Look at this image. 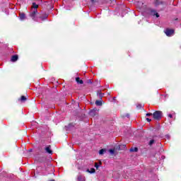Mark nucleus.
I'll use <instances>...</instances> for the list:
<instances>
[{
    "label": "nucleus",
    "instance_id": "f257e3e1",
    "mask_svg": "<svg viewBox=\"0 0 181 181\" xmlns=\"http://www.w3.org/2000/svg\"><path fill=\"white\" fill-rule=\"evenodd\" d=\"M153 118L156 121H160L162 119V111L157 110L153 113Z\"/></svg>",
    "mask_w": 181,
    "mask_h": 181
},
{
    "label": "nucleus",
    "instance_id": "f03ea898",
    "mask_svg": "<svg viewBox=\"0 0 181 181\" xmlns=\"http://www.w3.org/2000/svg\"><path fill=\"white\" fill-rule=\"evenodd\" d=\"M164 33L166 35V36H168V37H170V36H173L175 35V30L170 29V28H166L164 30Z\"/></svg>",
    "mask_w": 181,
    "mask_h": 181
},
{
    "label": "nucleus",
    "instance_id": "7ed1b4c3",
    "mask_svg": "<svg viewBox=\"0 0 181 181\" xmlns=\"http://www.w3.org/2000/svg\"><path fill=\"white\" fill-rule=\"evenodd\" d=\"M48 17H49V15L47 13H44V14L37 13V18L39 19H41V21H45L47 19Z\"/></svg>",
    "mask_w": 181,
    "mask_h": 181
},
{
    "label": "nucleus",
    "instance_id": "20e7f679",
    "mask_svg": "<svg viewBox=\"0 0 181 181\" xmlns=\"http://www.w3.org/2000/svg\"><path fill=\"white\" fill-rule=\"evenodd\" d=\"M89 115L90 117H95V115H98V110H97V108H94L90 110Z\"/></svg>",
    "mask_w": 181,
    "mask_h": 181
},
{
    "label": "nucleus",
    "instance_id": "39448f33",
    "mask_svg": "<svg viewBox=\"0 0 181 181\" xmlns=\"http://www.w3.org/2000/svg\"><path fill=\"white\" fill-rule=\"evenodd\" d=\"M37 13H40L37 12V9L34 10L30 14V16L33 19V21L36 20V16L37 18Z\"/></svg>",
    "mask_w": 181,
    "mask_h": 181
},
{
    "label": "nucleus",
    "instance_id": "423d86ee",
    "mask_svg": "<svg viewBox=\"0 0 181 181\" xmlns=\"http://www.w3.org/2000/svg\"><path fill=\"white\" fill-rule=\"evenodd\" d=\"M155 6H159V5H166V2L160 0H154Z\"/></svg>",
    "mask_w": 181,
    "mask_h": 181
},
{
    "label": "nucleus",
    "instance_id": "0eeeda50",
    "mask_svg": "<svg viewBox=\"0 0 181 181\" xmlns=\"http://www.w3.org/2000/svg\"><path fill=\"white\" fill-rule=\"evenodd\" d=\"M45 151L47 153H49V155H52L53 151H52V146L49 145L47 147H45Z\"/></svg>",
    "mask_w": 181,
    "mask_h": 181
},
{
    "label": "nucleus",
    "instance_id": "6e6552de",
    "mask_svg": "<svg viewBox=\"0 0 181 181\" xmlns=\"http://www.w3.org/2000/svg\"><path fill=\"white\" fill-rule=\"evenodd\" d=\"M150 14L152 15V16H156V18H159V13H156V10L151 9L150 11Z\"/></svg>",
    "mask_w": 181,
    "mask_h": 181
},
{
    "label": "nucleus",
    "instance_id": "1a4fd4ad",
    "mask_svg": "<svg viewBox=\"0 0 181 181\" xmlns=\"http://www.w3.org/2000/svg\"><path fill=\"white\" fill-rule=\"evenodd\" d=\"M18 59H19V57L18 55H13L11 57V62H18Z\"/></svg>",
    "mask_w": 181,
    "mask_h": 181
},
{
    "label": "nucleus",
    "instance_id": "9d476101",
    "mask_svg": "<svg viewBox=\"0 0 181 181\" xmlns=\"http://www.w3.org/2000/svg\"><path fill=\"white\" fill-rule=\"evenodd\" d=\"M28 100V98L25 95H22L20 99H18V101H21V103H25Z\"/></svg>",
    "mask_w": 181,
    "mask_h": 181
},
{
    "label": "nucleus",
    "instance_id": "9b49d317",
    "mask_svg": "<svg viewBox=\"0 0 181 181\" xmlns=\"http://www.w3.org/2000/svg\"><path fill=\"white\" fill-rule=\"evenodd\" d=\"M76 81L78 84H84V82L83 81V80L80 79V77H76Z\"/></svg>",
    "mask_w": 181,
    "mask_h": 181
},
{
    "label": "nucleus",
    "instance_id": "f8f14e48",
    "mask_svg": "<svg viewBox=\"0 0 181 181\" xmlns=\"http://www.w3.org/2000/svg\"><path fill=\"white\" fill-rule=\"evenodd\" d=\"M78 181H86V177L83 175H78L77 177Z\"/></svg>",
    "mask_w": 181,
    "mask_h": 181
},
{
    "label": "nucleus",
    "instance_id": "ddd939ff",
    "mask_svg": "<svg viewBox=\"0 0 181 181\" xmlns=\"http://www.w3.org/2000/svg\"><path fill=\"white\" fill-rule=\"evenodd\" d=\"M97 95H98L99 98H100V100H102L103 97H104V93H101V90H98L97 92Z\"/></svg>",
    "mask_w": 181,
    "mask_h": 181
},
{
    "label": "nucleus",
    "instance_id": "4468645a",
    "mask_svg": "<svg viewBox=\"0 0 181 181\" xmlns=\"http://www.w3.org/2000/svg\"><path fill=\"white\" fill-rule=\"evenodd\" d=\"M26 18V15L24 13H20V19L21 21H23Z\"/></svg>",
    "mask_w": 181,
    "mask_h": 181
},
{
    "label": "nucleus",
    "instance_id": "2eb2a0df",
    "mask_svg": "<svg viewBox=\"0 0 181 181\" xmlns=\"http://www.w3.org/2000/svg\"><path fill=\"white\" fill-rule=\"evenodd\" d=\"M95 105H98V107H101L103 105V102L101 100H96L95 102Z\"/></svg>",
    "mask_w": 181,
    "mask_h": 181
},
{
    "label": "nucleus",
    "instance_id": "dca6fc26",
    "mask_svg": "<svg viewBox=\"0 0 181 181\" xmlns=\"http://www.w3.org/2000/svg\"><path fill=\"white\" fill-rule=\"evenodd\" d=\"M130 152H138V147H132L130 148Z\"/></svg>",
    "mask_w": 181,
    "mask_h": 181
},
{
    "label": "nucleus",
    "instance_id": "f3484780",
    "mask_svg": "<svg viewBox=\"0 0 181 181\" xmlns=\"http://www.w3.org/2000/svg\"><path fill=\"white\" fill-rule=\"evenodd\" d=\"M86 172H88V173H95V169H94V168H90V169H88V170H86Z\"/></svg>",
    "mask_w": 181,
    "mask_h": 181
},
{
    "label": "nucleus",
    "instance_id": "a211bd4d",
    "mask_svg": "<svg viewBox=\"0 0 181 181\" xmlns=\"http://www.w3.org/2000/svg\"><path fill=\"white\" fill-rule=\"evenodd\" d=\"M142 108H144V105L139 104V105H136V109L137 110H142Z\"/></svg>",
    "mask_w": 181,
    "mask_h": 181
},
{
    "label": "nucleus",
    "instance_id": "6ab92c4d",
    "mask_svg": "<svg viewBox=\"0 0 181 181\" xmlns=\"http://www.w3.org/2000/svg\"><path fill=\"white\" fill-rule=\"evenodd\" d=\"M33 8H34V9H37L39 8V5L34 2L33 3Z\"/></svg>",
    "mask_w": 181,
    "mask_h": 181
},
{
    "label": "nucleus",
    "instance_id": "aec40b11",
    "mask_svg": "<svg viewBox=\"0 0 181 181\" xmlns=\"http://www.w3.org/2000/svg\"><path fill=\"white\" fill-rule=\"evenodd\" d=\"M110 153H111V155H114V153H115V148H112L109 150Z\"/></svg>",
    "mask_w": 181,
    "mask_h": 181
},
{
    "label": "nucleus",
    "instance_id": "412c9836",
    "mask_svg": "<svg viewBox=\"0 0 181 181\" xmlns=\"http://www.w3.org/2000/svg\"><path fill=\"white\" fill-rule=\"evenodd\" d=\"M153 144H155V140L154 139H151L150 140L149 143H148V145L150 146H152Z\"/></svg>",
    "mask_w": 181,
    "mask_h": 181
},
{
    "label": "nucleus",
    "instance_id": "4be33fe9",
    "mask_svg": "<svg viewBox=\"0 0 181 181\" xmlns=\"http://www.w3.org/2000/svg\"><path fill=\"white\" fill-rule=\"evenodd\" d=\"M105 152V149L102 148L99 151V154L100 155H103V153Z\"/></svg>",
    "mask_w": 181,
    "mask_h": 181
},
{
    "label": "nucleus",
    "instance_id": "5701e85b",
    "mask_svg": "<svg viewBox=\"0 0 181 181\" xmlns=\"http://www.w3.org/2000/svg\"><path fill=\"white\" fill-rule=\"evenodd\" d=\"M45 160H46V158H45V157H42V158H39L38 159V161H40V162H44Z\"/></svg>",
    "mask_w": 181,
    "mask_h": 181
},
{
    "label": "nucleus",
    "instance_id": "b1692460",
    "mask_svg": "<svg viewBox=\"0 0 181 181\" xmlns=\"http://www.w3.org/2000/svg\"><path fill=\"white\" fill-rule=\"evenodd\" d=\"M95 168H96V169L98 170V168H100L98 163H95Z\"/></svg>",
    "mask_w": 181,
    "mask_h": 181
},
{
    "label": "nucleus",
    "instance_id": "393cba45",
    "mask_svg": "<svg viewBox=\"0 0 181 181\" xmlns=\"http://www.w3.org/2000/svg\"><path fill=\"white\" fill-rule=\"evenodd\" d=\"M152 115H153V114H152V113H146V117H151V116H152Z\"/></svg>",
    "mask_w": 181,
    "mask_h": 181
},
{
    "label": "nucleus",
    "instance_id": "a878e982",
    "mask_svg": "<svg viewBox=\"0 0 181 181\" xmlns=\"http://www.w3.org/2000/svg\"><path fill=\"white\" fill-rule=\"evenodd\" d=\"M168 117H169V118H173V115L172 114H169V115H168Z\"/></svg>",
    "mask_w": 181,
    "mask_h": 181
},
{
    "label": "nucleus",
    "instance_id": "bb28decb",
    "mask_svg": "<svg viewBox=\"0 0 181 181\" xmlns=\"http://www.w3.org/2000/svg\"><path fill=\"white\" fill-rule=\"evenodd\" d=\"M146 121H148V122H151V121H152V119H151L149 118H146Z\"/></svg>",
    "mask_w": 181,
    "mask_h": 181
},
{
    "label": "nucleus",
    "instance_id": "cd10ccee",
    "mask_svg": "<svg viewBox=\"0 0 181 181\" xmlns=\"http://www.w3.org/2000/svg\"><path fill=\"white\" fill-rule=\"evenodd\" d=\"M87 83H88V84H91V83H92V82H91V80H88V81H87Z\"/></svg>",
    "mask_w": 181,
    "mask_h": 181
},
{
    "label": "nucleus",
    "instance_id": "c85d7f7f",
    "mask_svg": "<svg viewBox=\"0 0 181 181\" xmlns=\"http://www.w3.org/2000/svg\"><path fill=\"white\" fill-rule=\"evenodd\" d=\"M103 165V163L101 161L99 162V165L101 166Z\"/></svg>",
    "mask_w": 181,
    "mask_h": 181
},
{
    "label": "nucleus",
    "instance_id": "c756f323",
    "mask_svg": "<svg viewBox=\"0 0 181 181\" xmlns=\"http://www.w3.org/2000/svg\"><path fill=\"white\" fill-rule=\"evenodd\" d=\"M90 1L92 2V4H94V2H95L94 0H90Z\"/></svg>",
    "mask_w": 181,
    "mask_h": 181
},
{
    "label": "nucleus",
    "instance_id": "7c9ffc66",
    "mask_svg": "<svg viewBox=\"0 0 181 181\" xmlns=\"http://www.w3.org/2000/svg\"><path fill=\"white\" fill-rule=\"evenodd\" d=\"M120 149H121V146H118V150L119 151Z\"/></svg>",
    "mask_w": 181,
    "mask_h": 181
},
{
    "label": "nucleus",
    "instance_id": "2f4dec72",
    "mask_svg": "<svg viewBox=\"0 0 181 181\" xmlns=\"http://www.w3.org/2000/svg\"><path fill=\"white\" fill-rule=\"evenodd\" d=\"M32 151H33V149H32V148H30V149L29 150V152H32Z\"/></svg>",
    "mask_w": 181,
    "mask_h": 181
},
{
    "label": "nucleus",
    "instance_id": "473e14b6",
    "mask_svg": "<svg viewBox=\"0 0 181 181\" xmlns=\"http://www.w3.org/2000/svg\"><path fill=\"white\" fill-rule=\"evenodd\" d=\"M126 117H129V114H127V115H126Z\"/></svg>",
    "mask_w": 181,
    "mask_h": 181
},
{
    "label": "nucleus",
    "instance_id": "72a5a7b5",
    "mask_svg": "<svg viewBox=\"0 0 181 181\" xmlns=\"http://www.w3.org/2000/svg\"><path fill=\"white\" fill-rule=\"evenodd\" d=\"M123 146H125V145H123Z\"/></svg>",
    "mask_w": 181,
    "mask_h": 181
}]
</instances>
